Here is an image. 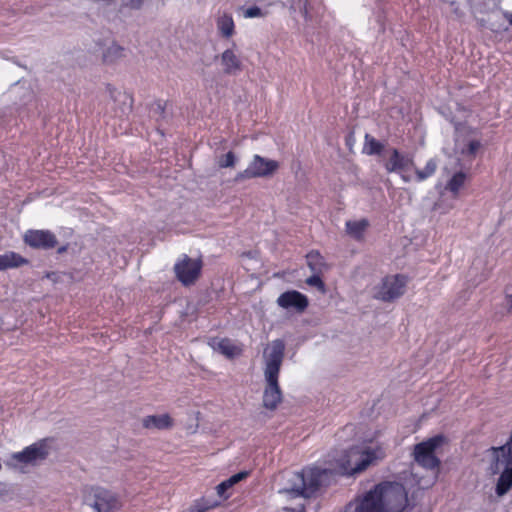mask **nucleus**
I'll use <instances>...</instances> for the list:
<instances>
[{
	"label": "nucleus",
	"mask_w": 512,
	"mask_h": 512,
	"mask_svg": "<svg viewBox=\"0 0 512 512\" xmlns=\"http://www.w3.org/2000/svg\"><path fill=\"white\" fill-rule=\"evenodd\" d=\"M284 353L285 343L282 339L273 340L271 344L264 349V376L279 377Z\"/></svg>",
	"instance_id": "obj_9"
},
{
	"label": "nucleus",
	"mask_w": 512,
	"mask_h": 512,
	"mask_svg": "<svg viewBox=\"0 0 512 512\" xmlns=\"http://www.w3.org/2000/svg\"><path fill=\"white\" fill-rule=\"evenodd\" d=\"M408 497L399 484L380 483L368 491L358 504L357 512H405Z\"/></svg>",
	"instance_id": "obj_1"
},
{
	"label": "nucleus",
	"mask_w": 512,
	"mask_h": 512,
	"mask_svg": "<svg viewBox=\"0 0 512 512\" xmlns=\"http://www.w3.org/2000/svg\"><path fill=\"white\" fill-rule=\"evenodd\" d=\"M321 273H314L312 276L307 278L306 282L310 286H315L319 289H324V282L320 276Z\"/></svg>",
	"instance_id": "obj_31"
},
{
	"label": "nucleus",
	"mask_w": 512,
	"mask_h": 512,
	"mask_svg": "<svg viewBox=\"0 0 512 512\" xmlns=\"http://www.w3.org/2000/svg\"><path fill=\"white\" fill-rule=\"evenodd\" d=\"M276 302L279 307L287 310L293 309L298 313L304 312L309 305L307 296L297 290L283 292Z\"/></svg>",
	"instance_id": "obj_11"
},
{
	"label": "nucleus",
	"mask_w": 512,
	"mask_h": 512,
	"mask_svg": "<svg viewBox=\"0 0 512 512\" xmlns=\"http://www.w3.org/2000/svg\"><path fill=\"white\" fill-rule=\"evenodd\" d=\"M236 163V157L235 154L232 151H229L225 155L221 156L218 161V166L220 168H228V167H234Z\"/></svg>",
	"instance_id": "obj_30"
},
{
	"label": "nucleus",
	"mask_w": 512,
	"mask_h": 512,
	"mask_svg": "<svg viewBox=\"0 0 512 512\" xmlns=\"http://www.w3.org/2000/svg\"><path fill=\"white\" fill-rule=\"evenodd\" d=\"M143 426L147 429H169L173 426V419L169 414L149 415L143 419Z\"/></svg>",
	"instance_id": "obj_19"
},
{
	"label": "nucleus",
	"mask_w": 512,
	"mask_h": 512,
	"mask_svg": "<svg viewBox=\"0 0 512 512\" xmlns=\"http://www.w3.org/2000/svg\"><path fill=\"white\" fill-rule=\"evenodd\" d=\"M385 450L381 444L362 443L343 451L334 468L336 474L353 476L364 472L385 458Z\"/></svg>",
	"instance_id": "obj_2"
},
{
	"label": "nucleus",
	"mask_w": 512,
	"mask_h": 512,
	"mask_svg": "<svg viewBox=\"0 0 512 512\" xmlns=\"http://www.w3.org/2000/svg\"><path fill=\"white\" fill-rule=\"evenodd\" d=\"M245 18H255V17H262L263 12L262 10L257 6H252L247 8L243 13Z\"/></svg>",
	"instance_id": "obj_32"
},
{
	"label": "nucleus",
	"mask_w": 512,
	"mask_h": 512,
	"mask_svg": "<svg viewBox=\"0 0 512 512\" xmlns=\"http://www.w3.org/2000/svg\"><path fill=\"white\" fill-rule=\"evenodd\" d=\"M217 506H219L218 501L202 497L195 501L194 505L190 509V512H208Z\"/></svg>",
	"instance_id": "obj_25"
},
{
	"label": "nucleus",
	"mask_w": 512,
	"mask_h": 512,
	"mask_svg": "<svg viewBox=\"0 0 512 512\" xmlns=\"http://www.w3.org/2000/svg\"><path fill=\"white\" fill-rule=\"evenodd\" d=\"M506 306L508 308V310H512V294H507L506 295Z\"/></svg>",
	"instance_id": "obj_36"
},
{
	"label": "nucleus",
	"mask_w": 512,
	"mask_h": 512,
	"mask_svg": "<svg viewBox=\"0 0 512 512\" xmlns=\"http://www.w3.org/2000/svg\"><path fill=\"white\" fill-rule=\"evenodd\" d=\"M494 460L491 463V471L496 474L502 468L512 467V437L504 445L492 447Z\"/></svg>",
	"instance_id": "obj_13"
},
{
	"label": "nucleus",
	"mask_w": 512,
	"mask_h": 512,
	"mask_svg": "<svg viewBox=\"0 0 512 512\" xmlns=\"http://www.w3.org/2000/svg\"><path fill=\"white\" fill-rule=\"evenodd\" d=\"M307 265L313 273H322L326 269L324 257L315 250L310 251L306 255Z\"/></svg>",
	"instance_id": "obj_23"
},
{
	"label": "nucleus",
	"mask_w": 512,
	"mask_h": 512,
	"mask_svg": "<svg viewBox=\"0 0 512 512\" xmlns=\"http://www.w3.org/2000/svg\"><path fill=\"white\" fill-rule=\"evenodd\" d=\"M123 48L119 45L113 44L110 46L103 55L104 62H112L115 58L122 56Z\"/></svg>",
	"instance_id": "obj_29"
},
{
	"label": "nucleus",
	"mask_w": 512,
	"mask_h": 512,
	"mask_svg": "<svg viewBox=\"0 0 512 512\" xmlns=\"http://www.w3.org/2000/svg\"><path fill=\"white\" fill-rule=\"evenodd\" d=\"M84 500L97 512H116L120 509L119 499L110 491L95 486H86L83 489Z\"/></svg>",
	"instance_id": "obj_5"
},
{
	"label": "nucleus",
	"mask_w": 512,
	"mask_h": 512,
	"mask_svg": "<svg viewBox=\"0 0 512 512\" xmlns=\"http://www.w3.org/2000/svg\"><path fill=\"white\" fill-rule=\"evenodd\" d=\"M437 169V163L434 159H430L427 161L425 167L423 169H417L415 171L417 181L421 182L425 179L431 177Z\"/></svg>",
	"instance_id": "obj_26"
},
{
	"label": "nucleus",
	"mask_w": 512,
	"mask_h": 512,
	"mask_svg": "<svg viewBox=\"0 0 512 512\" xmlns=\"http://www.w3.org/2000/svg\"><path fill=\"white\" fill-rule=\"evenodd\" d=\"M368 226L369 222L367 219L346 222L347 233L356 240H362L364 238V233Z\"/></svg>",
	"instance_id": "obj_22"
},
{
	"label": "nucleus",
	"mask_w": 512,
	"mask_h": 512,
	"mask_svg": "<svg viewBox=\"0 0 512 512\" xmlns=\"http://www.w3.org/2000/svg\"><path fill=\"white\" fill-rule=\"evenodd\" d=\"M66 250H67V246H61L58 248L57 252H58V254H62L64 252H66Z\"/></svg>",
	"instance_id": "obj_39"
},
{
	"label": "nucleus",
	"mask_w": 512,
	"mask_h": 512,
	"mask_svg": "<svg viewBox=\"0 0 512 512\" xmlns=\"http://www.w3.org/2000/svg\"><path fill=\"white\" fill-rule=\"evenodd\" d=\"M334 474H336L334 469H320L318 467L304 468L298 475L302 484L295 491L298 495L309 498L313 496L322 485L327 484Z\"/></svg>",
	"instance_id": "obj_4"
},
{
	"label": "nucleus",
	"mask_w": 512,
	"mask_h": 512,
	"mask_svg": "<svg viewBox=\"0 0 512 512\" xmlns=\"http://www.w3.org/2000/svg\"><path fill=\"white\" fill-rule=\"evenodd\" d=\"M28 262V259L24 258L20 254L14 251H8L4 254H0V271L18 268L28 264Z\"/></svg>",
	"instance_id": "obj_18"
},
{
	"label": "nucleus",
	"mask_w": 512,
	"mask_h": 512,
	"mask_svg": "<svg viewBox=\"0 0 512 512\" xmlns=\"http://www.w3.org/2000/svg\"><path fill=\"white\" fill-rule=\"evenodd\" d=\"M247 476H248V472H239V473L232 475L228 479H226V483H228L231 487H233L235 484L242 481Z\"/></svg>",
	"instance_id": "obj_34"
},
{
	"label": "nucleus",
	"mask_w": 512,
	"mask_h": 512,
	"mask_svg": "<svg viewBox=\"0 0 512 512\" xmlns=\"http://www.w3.org/2000/svg\"><path fill=\"white\" fill-rule=\"evenodd\" d=\"M216 24L219 33L224 38H230L235 33V24L231 14L224 13L223 15L219 16Z\"/></svg>",
	"instance_id": "obj_20"
},
{
	"label": "nucleus",
	"mask_w": 512,
	"mask_h": 512,
	"mask_svg": "<svg viewBox=\"0 0 512 512\" xmlns=\"http://www.w3.org/2000/svg\"><path fill=\"white\" fill-rule=\"evenodd\" d=\"M24 243L33 249L50 250L57 246L56 235L50 230L29 229L23 235Z\"/></svg>",
	"instance_id": "obj_10"
},
{
	"label": "nucleus",
	"mask_w": 512,
	"mask_h": 512,
	"mask_svg": "<svg viewBox=\"0 0 512 512\" xmlns=\"http://www.w3.org/2000/svg\"><path fill=\"white\" fill-rule=\"evenodd\" d=\"M144 1L145 0H128L124 6L133 10H138L143 6Z\"/></svg>",
	"instance_id": "obj_35"
},
{
	"label": "nucleus",
	"mask_w": 512,
	"mask_h": 512,
	"mask_svg": "<svg viewBox=\"0 0 512 512\" xmlns=\"http://www.w3.org/2000/svg\"><path fill=\"white\" fill-rule=\"evenodd\" d=\"M266 386L263 393V405L274 410L282 401V391L279 386V377L265 376Z\"/></svg>",
	"instance_id": "obj_14"
},
{
	"label": "nucleus",
	"mask_w": 512,
	"mask_h": 512,
	"mask_svg": "<svg viewBox=\"0 0 512 512\" xmlns=\"http://www.w3.org/2000/svg\"><path fill=\"white\" fill-rule=\"evenodd\" d=\"M45 277L53 281H56L57 274L55 272H47Z\"/></svg>",
	"instance_id": "obj_38"
},
{
	"label": "nucleus",
	"mask_w": 512,
	"mask_h": 512,
	"mask_svg": "<svg viewBox=\"0 0 512 512\" xmlns=\"http://www.w3.org/2000/svg\"><path fill=\"white\" fill-rule=\"evenodd\" d=\"M480 148L481 142L479 140H471L466 147L462 149L461 154L470 158H475Z\"/></svg>",
	"instance_id": "obj_28"
},
{
	"label": "nucleus",
	"mask_w": 512,
	"mask_h": 512,
	"mask_svg": "<svg viewBox=\"0 0 512 512\" xmlns=\"http://www.w3.org/2000/svg\"><path fill=\"white\" fill-rule=\"evenodd\" d=\"M465 180L466 174L463 172H457L452 176V178L447 183V189L450 192L457 194L460 188L464 185Z\"/></svg>",
	"instance_id": "obj_27"
},
{
	"label": "nucleus",
	"mask_w": 512,
	"mask_h": 512,
	"mask_svg": "<svg viewBox=\"0 0 512 512\" xmlns=\"http://www.w3.org/2000/svg\"><path fill=\"white\" fill-rule=\"evenodd\" d=\"M48 456L47 445L44 440L34 443L21 452L14 453L12 459L19 463H33L37 460H43Z\"/></svg>",
	"instance_id": "obj_12"
},
{
	"label": "nucleus",
	"mask_w": 512,
	"mask_h": 512,
	"mask_svg": "<svg viewBox=\"0 0 512 512\" xmlns=\"http://www.w3.org/2000/svg\"><path fill=\"white\" fill-rule=\"evenodd\" d=\"M407 283L408 278L402 274L388 275L379 285L376 298L384 302H392L404 294Z\"/></svg>",
	"instance_id": "obj_7"
},
{
	"label": "nucleus",
	"mask_w": 512,
	"mask_h": 512,
	"mask_svg": "<svg viewBox=\"0 0 512 512\" xmlns=\"http://www.w3.org/2000/svg\"><path fill=\"white\" fill-rule=\"evenodd\" d=\"M512 488V467L503 468L496 484V494L505 495Z\"/></svg>",
	"instance_id": "obj_21"
},
{
	"label": "nucleus",
	"mask_w": 512,
	"mask_h": 512,
	"mask_svg": "<svg viewBox=\"0 0 512 512\" xmlns=\"http://www.w3.org/2000/svg\"><path fill=\"white\" fill-rule=\"evenodd\" d=\"M221 63L224 67V73L228 75L236 74L242 69L239 57L231 49H227L221 54Z\"/></svg>",
	"instance_id": "obj_17"
},
{
	"label": "nucleus",
	"mask_w": 512,
	"mask_h": 512,
	"mask_svg": "<svg viewBox=\"0 0 512 512\" xmlns=\"http://www.w3.org/2000/svg\"><path fill=\"white\" fill-rule=\"evenodd\" d=\"M503 16H504L505 20L508 21V23L510 25H512V13L506 11V12L503 13Z\"/></svg>",
	"instance_id": "obj_37"
},
{
	"label": "nucleus",
	"mask_w": 512,
	"mask_h": 512,
	"mask_svg": "<svg viewBox=\"0 0 512 512\" xmlns=\"http://www.w3.org/2000/svg\"><path fill=\"white\" fill-rule=\"evenodd\" d=\"M384 149V145L369 134L365 135L364 150L368 155H379Z\"/></svg>",
	"instance_id": "obj_24"
},
{
	"label": "nucleus",
	"mask_w": 512,
	"mask_h": 512,
	"mask_svg": "<svg viewBox=\"0 0 512 512\" xmlns=\"http://www.w3.org/2000/svg\"><path fill=\"white\" fill-rule=\"evenodd\" d=\"M210 346L228 359H233L243 353L242 347L229 338H214L210 342Z\"/></svg>",
	"instance_id": "obj_15"
},
{
	"label": "nucleus",
	"mask_w": 512,
	"mask_h": 512,
	"mask_svg": "<svg viewBox=\"0 0 512 512\" xmlns=\"http://www.w3.org/2000/svg\"><path fill=\"white\" fill-rule=\"evenodd\" d=\"M203 262L200 258L192 259L188 255H183L182 259L174 265V271L177 279L184 285L194 284L201 275Z\"/></svg>",
	"instance_id": "obj_8"
},
{
	"label": "nucleus",
	"mask_w": 512,
	"mask_h": 512,
	"mask_svg": "<svg viewBox=\"0 0 512 512\" xmlns=\"http://www.w3.org/2000/svg\"><path fill=\"white\" fill-rule=\"evenodd\" d=\"M412 162V159L408 156L400 153L398 149L393 148L391 149V156L384 166L387 172L392 173L404 170L409 164H412Z\"/></svg>",
	"instance_id": "obj_16"
},
{
	"label": "nucleus",
	"mask_w": 512,
	"mask_h": 512,
	"mask_svg": "<svg viewBox=\"0 0 512 512\" xmlns=\"http://www.w3.org/2000/svg\"><path fill=\"white\" fill-rule=\"evenodd\" d=\"M279 168V163L275 160L264 158L260 155H254L248 167L240 171L236 181H242L253 178H262L273 175Z\"/></svg>",
	"instance_id": "obj_6"
},
{
	"label": "nucleus",
	"mask_w": 512,
	"mask_h": 512,
	"mask_svg": "<svg viewBox=\"0 0 512 512\" xmlns=\"http://www.w3.org/2000/svg\"><path fill=\"white\" fill-rule=\"evenodd\" d=\"M232 488L228 483H226V480L222 481L220 484L216 486V491L219 497L223 499L229 498V495L226 494V492Z\"/></svg>",
	"instance_id": "obj_33"
},
{
	"label": "nucleus",
	"mask_w": 512,
	"mask_h": 512,
	"mask_svg": "<svg viewBox=\"0 0 512 512\" xmlns=\"http://www.w3.org/2000/svg\"><path fill=\"white\" fill-rule=\"evenodd\" d=\"M445 441V436L439 434L416 444L413 449L415 462L427 470H438L441 461L436 456V450L443 445Z\"/></svg>",
	"instance_id": "obj_3"
}]
</instances>
